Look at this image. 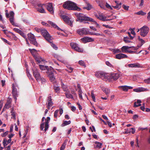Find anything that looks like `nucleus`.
<instances>
[{"label": "nucleus", "instance_id": "39448f33", "mask_svg": "<svg viewBox=\"0 0 150 150\" xmlns=\"http://www.w3.org/2000/svg\"><path fill=\"white\" fill-rule=\"evenodd\" d=\"M95 76L97 78H101L105 81H106L109 78L108 74L103 72H96L95 73Z\"/></svg>", "mask_w": 150, "mask_h": 150}, {"label": "nucleus", "instance_id": "f257e3e1", "mask_svg": "<svg viewBox=\"0 0 150 150\" xmlns=\"http://www.w3.org/2000/svg\"><path fill=\"white\" fill-rule=\"evenodd\" d=\"M63 7L66 9L80 11L81 9L79 7L76 3L70 1L66 2L63 5Z\"/></svg>", "mask_w": 150, "mask_h": 150}, {"label": "nucleus", "instance_id": "6e6552de", "mask_svg": "<svg viewBox=\"0 0 150 150\" xmlns=\"http://www.w3.org/2000/svg\"><path fill=\"white\" fill-rule=\"evenodd\" d=\"M49 77L50 80L52 82H54L55 81V78L54 76L53 72V68L52 67H50V70L48 69V71H46Z\"/></svg>", "mask_w": 150, "mask_h": 150}, {"label": "nucleus", "instance_id": "ea45409f", "mask_svg": "<svg viewBox=\"0 0 150 150\" xmlns=\"http://www.w3.org/2000/svg\"><path fill=\"white\" fill-rule=\"evenodd\" d=\"M74 50L79 52H82L83 51V50L78 47V45L76 47Z\"/></svg>", "mask_w": 150, "mask_h": 150}, {"label": "nucleus", "instance_id": "09e8293b", "mask_svg": "<svg viewBox=\"0 0 150 150\" xmlns=\"http://www.w3.org/2000/svg\"><path fill=\"white\" fill-rule=\"evenodd\" d=\"M129 38L127 37H125L124 38V41L126 43H129L130 41L128 40Z\"/></svg>", "mask_w": 150, "mask_h": 150}, {"label": "nucleus", "instance_id": "4be33fe9", "mask_svg": "<svg viewBox=\"0 0 150 150\" xmlns=\"http://www.w3.org/2000/svg\"><path fill=\"white\" fill-rule=\"evenodd\" d=\"M12 102V99L11 98H8L6 104L4 106V108H6L7 109L11 107V103Z\"/></svg>", "mask_w": 150, "mask_h": 150}, {"label": "nucleus", "instance_id": "473e14b6", "mask_svg": "<svg viewBox=\"0 0 150 150\" xmlns=\"http://www.w3.org/2000/svg\"><path fill=\"white\" fill-rule=\"evenodd\" d=\"M102 89L103 91L104 92L106 95L110 93V90L108 88L105 87H102Z\"/></svg>", "mask_w": 150, "mask_h": 150}, {"label": "nucleus", "instance_id": "ddd939ff", "mask_svg": "<svg viewBox=\"0 0 150 150\" xmlns=\"http://www.w3.org/2000/svg\"><path fill=\"white\" fill-rule=\"evenodd\" d=\"M47 103H46L47 107L48 110L53 105V103L52 101V99L51 96H49L47 98Z\"/></svg>", "mask_w": 150, "mask_h": 150}, {"label": "nucleus", "instance_id": "bb28decb", "mask_svg": "<svg viewBox=\"0 0 150 150\" xmlns=\"http://www.w3.org/2000/svg\"><path fill=\"white\" fill-rule=\"evenodd\" d=\"M34 57L35 60L39 63L42 61H43V59L37 55H34Z\"/></svg>", "mask_w": 150, "mask_h": 150}, {"label": "nucleus", "instance_id": "5fc2aeb1", "mask_svg": "<svg viewBox=\"0 0 150 150\" xmlns=\"http://www.w3.org/2000/svg\"><path fill=\"white\" fill-rule=\"evenodd\" d=\"M40 81H41V82L42 83H45L46 81L45 79L43 78V77H41L40 78Z\"/></svg>", "mask_w": 150, "mask_h": 150}, {"label": "nucleus", "instance_id": "c85d7f7f", "mask_svg": "<svg viewBox=\"0 0 150 150\" xmlns=\"http://www.w3.org/2000/svg\"><path fill=\"white\" fill-rule=\"evenodd\" d=\"M65 93L67 98H71L73 99L74 98L73 96L69 93V91L66 92Z\"/></svg>", "mask_w": 150, "mask_h": 150}, {"label": "nucleus", "instance_id": "423d86ee", "mask_svg": "<svg viewBox=\"0 0 150 150\" xmlns=\"http://www.w3.org/2000/svg\"><path fill=\"white\" fill-rule=\"evenodd\" d=\"M41 33L46 40L49 42H51V41L52 40V38L46 30L44 29H41Z\"/></svg>", "mask_w": 150, "mask_h": 150}, {"label": "nucleus", "instance_id": "6ab92c4d", "mask_svg": "<svg viewBox=\"0 0 150 150\" xmlns=\"http://www.w3.org/2000/svg\"><path fill=\"white\" fill-rule=\"evenodd\" d=\"M118 88L121 89L123 91L125 92L127 91L129 89H132L133 88L131 86H119L118 87Z\"/></svg>", "mask_w": 150, "mask_h": 150}, {"label": "nucleus", "instance_id": "c03bdc74", "mask_svg": "<svg viewBox=\"0 0 150 150\" xmlns=\"http://www.w3.org/2000/svg\"><path fill=\"white\" fill-rule=\"evenodd\" d=\"M51 42H49L51 43V45L52 47L54 49L57 50V47L56 46L54 43H52V40L51 41Z\"/></svg>", "mask_w": 150, "mask_h": 150}, {"label": "nucleus", "instance_id": "9b49d317", "mask_svg": "<svg viewBox=\"0 0 150 150\" xmlns=\"http://www.w3.org/2000/svg\"><path fill=\"white\" fill-rule=\"evenodd\" d=\"M77 32L80 35H88V29L85 28H82L80 29H79L77 30Z\"/></svg>", "mask_w": 150, "mask_h": 150}, {"label": "nucleus", "instance_id": "e433bc0d", "mask_svg": "<svg viewBox=\"0 0 150 150\" xmlns=\"http://www.w3.org/2000/svg\"><path fill=\"white\" fill-rule=\"evenodd\" d=\"M135 14L138 15H141L142 16H144L146 15V13L142 11H140L138 12L135 13Z\"/></svg>", "mask_w": 150, "mask_h": 150}, {"label": "nucleus", "instance_id": "4468645a", "mask_svg": "<svg viewBox=\"0 0 150 150\" xmlns=\"http://www.w3.org/2000/svg\"><path fill=\"white\" fill-rule=\"evenodd\" d=\"M45 5L44 4H38V7L37 8V11L40 13H45V11L43 8V6Z\"/></svg>", "mask_w": 150, "mask_h": 150}, {"label": "nucleus", "instance_id": "2eb2a0df", "mask_svg": "<svg viewBox=\"0 0 150 150\" xmlns=\"http://www.w3.org/2000/svg\"><path fill=\"white\" fill-rule=\"evenodd\" d=\"M12 92L13 97L15 100V102H16L17 100V97L18 96V93L17 89L13 85V86Z\"/></svg>", "mask_w": 150, "mask_h": 150}, {"label": "nucleus", "instance_id": "f704fd0d", "mask_svg": "<svg viewBox=\"0 0 150 150\" xmlns=\"http://www.w3.org/2000/svg\"><path fill=\"white\" fill-rule=\"evenodd\" d=\"M71 121L70 120L69 121H64L63 122L62 124V126L64 127L66 125H69L71 123Z\"/></svg>", "mask_w": 150, "mask_h": 150}, {"label": "nucleus", "instance_id": "680f3d73", "mask_svg": "<svg viewBox=\"0 0 150 150\" xmlns=\"http://www.w3.org/2000/svg\"><path fill=\"white\" fill-rule=\"evenodd\" d=\"M105 6L107 8L110 9H112V8L111 6L107 3H106Z\"/></svg>", "mask_w": 150, "mask_h": 150}, {"label": "nucleus", "instance_id": "0e129e2a", "mask_svg": "<svg viewBox=\"0 0 150 150\" xmlns=\"http://www.w3.org/2000/svg\"><path fill=\"white\" fill-rule=\"evenodd\" d=\"M35 30L38 33H39L40 32H41V29H39L37 28H35Z\"/></svg>", "mask_w": 150, "mask_h": 150}, {"label": "nucleus", "instance_id": "864d4df0", "mask_svg": "<svg viewBox=\"0 0 150 150\" xmlns=\"http://www.w3.org/2000/svg\"><path fill=\"white\" fill-rule=\"evenodd\" d=\"M13 30L15 32L19 33V34H20V33H21V30H19V29H18L17 28H14L13 29Z\"/></svg>", "mask_w": 150, "mask_h": 150}, {"label": "nucleus", "instance_id": "3c124183", "mask_svg": "<svg viewBox=\"0 0 150 150\" xmlns=\"http://www.w3.org/2000/svg\"><path fill=\"white\" fill-rule=\"evenodd\" d=\"M144 82L148 84H150V77L146 79H145L144 81Z\"/></svg>", "mask_w": 150, "mask_h": 150}, {"label": "nucleus", "instance_id": "4d7b16f0", "mask_svg": "<svg viewBox=\"0 0 150 150\" xmlns=\"http://www.w3.org/2000/svg\"><path fill=\"white\" fill-rule=\"evenodd\" d=\"M8 131H6V132H5L4 133H3L1 134V136L2 137H5L8 134Z\"/></svg>", "mask_w": 150, "mask_h": 150}, {"label": "nucleus", "instance_id": "8fccbe9b", "mask_svg": "<svg viewBox=\"0 0 150 150\" xmlns=\"http://www.w3.org/2000/svg\"><path fill=\"white\" fill-rule=\"evenodd\" d=\"M78 92H79V98L81 99H82L83 97H82V91L81 89H79V90L78 91Z\"/></svg>", "mask_w": 150, "mask_h": 150}, {"label": "nucleus", "instance_id": "a878e982", "mask_svg": "<svg viewBox=\"0 0 150 150\" xmlns=\"http://www.w3.org/2000/svg\"><path fill=\"white\" fill-rule=\"evenodd\" d=\"M131 47H129L128 46H123L121 48L122 50V52L123 53L127 52L128 51L127 50Z\"/></svg>", "mask_w": 150, "mask_h": 150}, {"label": "nucleus", "instance_id": "393cba45", "mask_svg": "<svg viewBox=\"0 0 150 150\" xmlns=\"http://www.w3.org/2000/svg\"><path fill=\"white\" fill-rule=\"evenodd\" d=\"M11 139L7 140V139L6 138H4L3 142V143L4 146L5 147L7 146L9 143H11Z\"/></svg>", "mask_w": 150, "mask_h": 150}, {"label": "nucleus", "instance_id": "f03ea898", "mask_svg": "<svg viewBox=\"0 0 150 150\" xmlns=\"http://www.w3.org/2000/svg\"><path fill=\"white\" fill-rule=\"evenodd\" d=\"M75 15L78 19L77 21H86L91 22L94 21L93 19L86 16L83 13H75Z\"/></svg>", "mask_w": 150, "mask_h": 150}, {"label": "nucleus", "instance_id": "e2e57ef3", "mask_svg": "<svg viewBox=\"0 0 150 150\" xmlns=\"http://www.w3.org/2000/svg\"><path fill=\"white\" fill-rule=\"evenodd\" d=\"M65 144H63L62 146L61 147L60 150H64L65 148Z\"/></svg>", "mask_w": 150, "mask_h": 150}, {"label": "nucleus", "instance_id": "79ce46f5", "mask_svg": "<svg viewBox=\"0 0 150 150\" xmlns=\"http://www.w3.org/2000/svg\"><path fill=\"white\" fill-rule=\"evenodd\" d=\"M29 50L33 55L34 56V55H35V54L34 53H36V50L35 49H29Z\"/></svg>", "mask_w": 150, "mask_h": 150}, {"label": "nucleus", "instance_id": "2f4dec72", "mask_svg": "<svg viewBox=\"0 0 150 150\" xmlns=\"http://www.w3.org/2000/svg\"><path fill=\"white\" fill-rule=\"evenodd\" d=\"M48 23L49 24L51 25L53 27H54L55 28H57V29H58V30H61L60 28H59V27H58L56 24H55L53 22H52V21H48Z\"/></svg>", "mask_w": 150, "mask_h": 150}, {"label": "nucleus", "instance_id": "49530a36", "mask_svg": "<svg viewBox=\"0 0 150 150\" xmlns=\"http://www.w3.org/2000/svg\"><path fill=\"white\" fill-rule=\"evenodd\" d=\"M11 38L15 40H17L18 39V38L15 36V35H14L13 33L12 32H11Z\"/></svg>", "mask_w": 150, "mask_h": 150}, {"label": "nucleus", "instance_id": "dca6fc26", "mask_svg": "<svg viewBox=\"0 0 150 150\" xmlns=\"http://www.w3.org/2000/svg\"><path fill=\"white\" fill-rule=\"evenodd\" d=\"M47 9L51 13L54 14V11L52 3H49L47 5Z\"/></svg>", "mask_w": 150, "mask_h": 150}, {"label": "nucleus", "instance_id": "6e6d98bb", "mask_svg": "<svg viewBox=\"0 0 150 150\" xmlns=\"http://www.w3.org/2000/svg\"><path fill=\"white\" fill-rule=\"evenodd\" d=\"M133 90L134 91L137 92H142L141 88L140 87L139 88L134 89Z\"/></svg>", "mask_w": 150, "mask_h": 150}, {"label": "nucleus", "instance_id": "37998d69", "mask_svg": "<svg viewBox=\"0 0 150 150\" xmlns=\"http://www.w3.org/2000/svg\"><path fill=\"white\" fill-rule=\"evenodd\" d=\"M79 63L80 65H81L82 66H83L84 67H85L86 66L84 62L83 61H82V60L79 61Z\"/></svg>", "mask_w": 150, "mask_h": 150}, {"label": "nucleus", "instance_id": "c756f323", "mask_svg": "<svg viewBox=\"0 0 150 150\" xmlns=\"http://www.w3.org/2000/svg\"><path fill=\"white\" fill-rule=\"evenodd\" d=\"M141 102V101L140 100H138L137 102H135L134 103V107H137L138 106L141 105L140 103Z\"/></svg>", "mask_w": 150, "mask_h": 150}, {"label": "nucleus", "instance_id": "20e7f679", "mask_svg": "<svg viewBox=\"0 0 150 150\" xmlns=\"http://www.w3.org/2000/svg\"><path fill=\"white\" fill-rule=\"evenodd\" d=\"M149 28L146 25H144L140 29H138L137 31L139 32L140 31V35L143 37H145L147 35L148 33Z\"/></svg>", "mask_w": 150, "mask_h": 150}, {"label": "nucleus", "instance_id": "b1692460", "mask_svg": "<svg viewBox=\"0 0 150 150\" xmlns=\"http://www.w3.org/2000/svg\"><path fill=\"white\" fill-rule=\"evenodd\" d=\"M95 144L94 145V147L96 149H99L103 145L102 143L97 141L95 142Z\"/></svg>", "mask_w": 150, "mask_h": 150}, {"label": "nucleus", "instance_id": "7ed1b4c3", "mask_svg": "<svg viewBox=\"0 0 150 150\" xmlns=\"http://www.w3.org/2000/svg\"><path fill=\"white\" fill-rule=\"evenodd\" d=\"M45 118L44 117H43L42 120V123L40 125V129L42 130H43L45 125V128L44 130L46 131L48 129L49 127V123L50 121V119L49 117H47V119H45V123L44 122Z\"/></svg>", "mask_w": 150, "mask_h": 150}, {"label": "nucleus", "instance_id": "cd10ccee", "mask_svg": "<svg viewBox=\"0 0 150 150\" xmlns=\"http://www.w3.org/2000/svg\"><path fill=\"white\" fill-rule=\"evenodd\" d=\"M14 17L9 18V21L11 24L14 26L16 27H18V25L15 23L14 21Z\"/></svg>", "mask_w": 150, "mask_h": 150}, {"label": "nucleus", "instance_id": "f3484780", "mask_svg": "<svg viewBox=\"0 0 150 150\" xmlns=\"http://www.w3.org/2000/svg\"><path fill=\"white\" fill-rule=\"evenodd\" d=\"M127 57H128L126 55L121 53H119L115 55V58L119 59L127 58Z\"/></svg>", "mask_w": 150, "mask_h": 150}, {"label": "nucleus", "instance_id": "aec40b11", "mask_svg": "<svg viewBox=\"0 0 150 150\" xmlns=\"http://www.w3.org/2000/svg\"><path fill=\"white\" fill-rule=\"evenodd\" d=\"M95 17L100 20L103 21H105V16H104L102 14L98 13V14H95Z\"/></svg>", "mask_w": 150, "mask_h": 150}, {"label": "nucleus", "instance_id": "69168bd1", "mask_svg": "<svg viewBox=\"0 0 150 150\" xmlns=\"http://www.w3.org/2000/svg\"><path fill=\"white\" fill-rule=\"evenodd\" d=\"M141 88L142 92V91H148L149 90V89H147V88H143V87H141Z\"/></svg>", "mask_w": 150, "mask_h": 150}, {"label": "nucleus", "instance_id": "58836bf2", "mask_svg": "<svg viewBox=\"0 0 150 150\" xmlns=\"http://www.w3.org/2000/svg\"><path fill=\"white\" fill-rule=\"evenodd\" d=\"M112 51L114 54L116 53H120L121 52V51L120 49H112Z\"/></svg>", "mask_w": 150, "mask_h": 150}, {"label": "nucleus", "instance_id": "f8f14e48", "mask_svg": "<svg viewBox=\"0 0 150 150\" xmlns=\"http://www.w3.org/2000/svg\"><path fill=\"white\" fill-rule=\"evenodd\" d=\"M81 40L83 43H86L88 42H93L94 41V39L91 38L85 37L82 38Z\"/></svg>", "mask_w": 150, "mask_h": 150}, {"label": "nucleus", "instance_id": "4c0bfd02", "mask_svg": "<svg viewBox=\"0 0 150 150\" xmlns=\"http://www.w3.org/2000/svg\"><path fill=\"white\" fill-rule=\"evenodd\" d=\"M11 115L12 116L11 118H13L14 119H16V114L15 112L13 111V109H12L11 110Z\"/></svg>", "mask_w": 150, "mask_h": 150}, {"label": "nucleus", "instance_id": "0eeeda50", "mask_svg": "<svg viewBox=\"0 0 150 150\" xmlns=\"http://www.w3.org/2000/svg\"><path fill=\"white\" fill-rule=\"evenodd\" d=\"M59 15L60 17L63 20L65 23L71 26H72L73 21L71 20V18L65 15H62L60 13L59 14Z\"/></svg>", "mask_w": 150, "mask_h": 150}, {"label": "nucleus", "instance_id": "c9c22d12", "mask_svg": "<svg viewBox=\"0 0 150 150\" xmlns=\"http://www.w3.org/2000/svg\"><path fill=\"white\" fill-rule=\"evenodd\" d=\"M99 6L100 8L103 9H104L105 8L104 2H103L102 1H100L99 3Z\"/></svg>", "mask_w": 150, "mask_h": 150}, {"label": "nucleus", "instance_id": "9d476101", "mask_svg": "<svg viewBox=\"0 0 150 150\" xmlns=\"http://www.w3.org/2000/svg\"><path fill=\"white\" fill-rule=\"evenodd\" d=\"M33 75L37 81H40V78L41 76L38 72V70L36 68L33 69Z\"/></svg>", "mask_w": 150, "mask_h": 150}, {"label": "nucleus", "instance_id": "7c9ffc66", "mask_svg": "<svg viewBox=\"0 0 150 150\" xmlns=\"http://www.w3.org/2000/svg\"><path fill=\"white\" fill-rule=\"evenodd\" d=\"M40 68L41 70H45L47 69V71H48V69L50 70V67L49 68L48 66H44L42 65H40Z\"/></svg>", "mask_w": 150, "mask_h": 150}, {"label": "nucleus", "instance_id": "5701e85b", "mask_svg": "<svg viewBox=\"0 0 150 150\" xmlns=\"http://www.w3.org/2000/svg\"><path fill=\"white\" fill-rule=\"evenodd\" d=\"M86 6L83 7L84 9H86L87 10L89 11L93 8L92 6L88 2H85Z\"/></svg>", "mask_w": 150, "mask_h": 150}, {"label": "nucleus", "instance_id": "a211bd4d", "mask_svg": "<svg viewBox=\"0 0 150 150\" xmlns=\"http://www.w3.org/2000/svg\"><path fill=\"white\" fill-rule=\"evenodd\" d=\"M127 66L131 68H141L142 67L141 64L138 63L129 64Z\"/></svg>", "mask_w": 150, "mask_h": 150}, {"label": "nucleus", "instance_id": "603ef678", "mask_svg": "<svg viewBox=\"0 0 150 150\" xmlns=\"http://www.w3.org/2000/svg\"><path fill=\"white\" fill-rule=\"evenodd\" d=\"M91 96L92 97V99H93V101L94 102H96V98L94 96V94L93 92V91H92L91 92Z\"/></svg>", "mask_w": 150, "mask_h": 150}, {"label": "nucleus", "instance_id": "bf43d9fd", "mask_svg": "<svg viewBox=\"0 0 150 150\" xmlns=\"http://www.w3.org/2000/svg\"><path fill=\"white\" fill-rule=\"evenodd\" d=\"M9 14V18L14 17V13L13 11H10Z\"/></svg>", "mask_w": 150, "mask_h": 150}, {"label": "nucleus", "instance_id": "052dcab7", "mask_svg": "<svg viewBox=\"0 0 150 150\" xmlns=\"http://www.w3.org/2000/svg\"><path fill=\"white\" fill-rule=\"evenodd\" d=\"M54 90L57 93H58L60 90V88L59 87H55L54 88Z\"/></svg>", "mask_w": 150, "mask_h": 150}, {"label": "nucleus", "instance_id": "a18cd8bd", "mask_svg": "<svg viewBox=\"0 0 150 150\" xmlns=\"http://www.w3.org/2000/svg\"><path fill=\"white\" fill-rule=\"evenodd\" d=\"M138 39L139 41L140 42L142 45L145 43V41H144V40L140 38V37L139 36H138Z\"/></svg>", "mask_w": 150, "mask_h": 150}, {"label": "nucleus", "instance_id": "338daca9", "mask_svg": "<svg viewBox=\"0 0 150 150\" xmlns=\"http://www.w3.org/2000/svg\"><path fill=\"white\" fill-rule=\"evenodd\" d=\"M106 64L109 67H111L112 66V64L110 63L108 61H106L105 62Z\"/></svg>", "mask_w": 150, "mask_h": 150}, {"label": "nucleus", "instance_id": "412c9836", "mask_svg": "<svg viewBox=\"0 0 150 150\" xmlns=\"http://www.w3.org/2000/svg\"><path fill=\"white\" fill-rule=\"evenodd\" d=\"M119 77V74L117 73H115L112 74L110 76V78L114 80H116L118 79Z\"/></svg>", "mask_w": 150, "mask_h": 150}, {"label": "nucleus", "instance_id": "a19ab883", "mask_svg": "<svg viewBox=\"0 0 150 150\" xmlns=\"http://www.w3.org/2000/svg\"><path fill=\"white\" fill-rule=\"evenodd\" d=\"M78 45L76 43L72 42L70 43V46L72 49H74Z\"/></svg>", "mask_w": 150, "mask_h": 150}, {"label": "nucleus", "instance_id": "774afa93", "mask_svg": "<svg viewBox=\"0 0 150 150\" xmlns=\"http://www.w3.org/2000/svg\"><path fill=\"white\" fill-rule=\"evenodd\" d=\"M23 37H24V38H26V35H25L24 34V33H23V32H22L21 31V33H20V34Z\"/></svg>", "mask_w": 150, "mask_h": 150}, {"label": "nucleus", "instance_id": "13d9d810", "mask_svg": "<svg viewBox=\"0 0 150 150\" xmlns=\"http://www.w3.org/2000/svg\"><path fill=\"white\" fill-rule=\"evenodd\" d=\"M1 39L5 42L7 43V44H8V45H11L10 43L6 39H4L3 38H1Z\"/></svg>", "mask_w": 150, "mask_h": 150}, {"label": "nucleus", "instance_id": "1a4fd4ad", "mask_svg": "<svg viewBox=\"0 0 150 150\" xmlns=\"http://www.w3.org/2000/svg\"><path fill=\"white\" fill-rule=\"evenodd\" d=\"M28 39L30 41V43L35 46H37L38 43L36 41L34 35L31 33H30L28 34Z\"/></svg>", "mask_w": 150, "mask_h": 150}, {"label": "nucleus", "instance_id": "de8ad7c7", "mask_svg": "<svg viewBox=\"0 0 150 150\" xmlns=\"http://www.w3.org/2000/svg\"><path fill=\"white\" fill-rule=\"evenodd\" d=\"M59 110H56L54 112V118L57 119L58 116V114L59 112Z\"/></svg>", "mask_w": 150, "mask_h": 150}, {"label": "nucleus", "instance_id": "72a5a7b5", "mask_svg": "<svg viewBox=\"0 0 150 150\" xmlns=\"http://www.w3.org/2000/svg\"><path fill=\"white\" fill-rule=\"evenodd\" d=\"M61 85L62 87V88L64 91H66L67 92L69 91L67 87V86L65 85L63 83H61Z\"/></svg>", "mask_w": 150, "mask_h": 150}]
</instances>
